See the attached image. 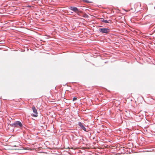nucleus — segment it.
<instances>
[{
    "label": "nucleus",
    "instance_id": "nucleus-16",
    "mask_svg": "<svg viewBox=\"0 0 155 155\" xmlns=\"http://www.w3.org/2000/svg\"><path fill=\"white\" fill-rule=\"evenodd\" d=\"M78 147H75L74 148H78Z\"/></svg>",
    "mask_w": 155,
    "mask_h": 155
},
{
    "label": "nucleus",
    "instance_id": "nucleus-12",
    "mask_svg": "<svg viewBox=\"0 0 155 155\" xmlns=\"http://www.w3.org/2000/svg\"><path fill=\"white\" fill-rule=\"evenodd\" d=\"M127 147L126 146H125V147H123L124 148H127V147Z\"/></svg>",
    "mask_w": 155,
    "mask_h": 155
},
{
    "label": "nucleus",
    "instance_id": "nucleus-6",
    "mask_svg": "<svg viewBox=\"0 0 155 155\" xmlns=\"http://www.w3.org/2000/svg\"><path fill=\"white\" fill-rule=\"evenodd\" d=\"M78 125L80 126V127H81V128H82V127H83V126H84L83 125V124L81 122H79L78 123Z\"/></svg>",
    "mask_w": 155,
    "mask_h": 155
},
{
    "label": "nucleus",
    "instance_id": "nucleus-8",
    "mask_svg": "<svg viewBox=\"0 0 155 155\" xmlns=\"http://www.w3.org/2000/svg\"><path fill=\"white\" fill-rule=\"evenodd\" d=\"M82 129L84 130L85 131H86V128H85L84 127V126H83V127H82Z\"/></svg>",
    "mask_w": 155,
    "mask_h": 155
},
{
    "label": "nucleus",
    "instance_id": "nucleus-4",
    "mask_svg": "<svg viewBox=\"0 0 155 155\" xmlns=\"http://www.w3.org/2000/svg\"><path fill=\"white\" fill-rule=\"evenodd\" d=\"M70 9L72 11L76 13H78L79 12V10L76 7H71L70 8Z\"/></svg>",
    "mask_w": 155,
    "mask_h": 155
},
{
    "label": "nucleus",
    "instance_id": "nucleus-14",
    "mask_svg": "<svg viewBox=\"0 0 155 155\" xmlns=\"http://www.w3.org/2000/svg\"><path fill=\"white\" fill-rule=\"evenodd\" d=\"M91 148H94V147H91Z\"/></svg>",
    "mask_w": 155,
    "mask_h": 155
},
{
    "label": "nucleus",
    "instance_id": "nucleus-9",
    "mask_svg": "<svg viewBox=\"0 0 155 155\" xmlns=\"http://www.w3.org/2000/svg\"><path fill=\"white\" fill-rule=\"evenodd\" d=\"M77 100V98L76 97H74L73 99V101H75Z\"/></svg>",
    "mask_w": 155,
    "mask_h": 155
},
{
    "label": "nucleus",
    "instance_id": "nucleus-15",
    "mask_svg": "<svg viewBox=\"0 0 155 155\" xmlns=\"http://www.w3.org/2000/svg\"><path fill=\"white\" fill-rule=\"evenodd\" d=\"M22 149H24V148H24V147H22Z\"/></svg>",
    "mask_w": 155,
    "mask_h": 155
},
{
    "label": "nucleus",
    "instance_id": "nucleus-10",
    "mask_svg": "<svg viewBox=\"0 0 155 155\" xmlns=\"http://www.w3.org/2000/svg\"><path fill=\"white\" fill-rule=\"evenodd\" d=\"M83 148L84 149H87V148H89V147H82L81 148Z\"/></svg>",
    "mask_w": 155,
    "mask_h": 155
},
{
    "label": "nucleus",
    "instance_id": "nucleus-11",
    "mask_svg": "<svg viewBox=\"0 0 155 155\" xmlns=\"http://www.w3.org/2000/svg\"><path fill=\"white\" fill-rule=\"evenodd\" d=\"M15 150H22V149L21 148V149L17 148V149H15Z\"/></svg>",
    "mask_w": 155,
    "mask_h": 155
},
{
    "label": "nucleus",
    "instance_id": "nucleus-7",
    "mask_svg": "<svg viewBox=\"0 0 155 155\" xmlns=\"http://www.w3.org/2000/svg\"><path fill=\"white\" fill-rule=\"evenodd\" d=\"M102 21L106 23H109V22L107 20H104V19H103V20H102Z\"/></svg>",
    "mask_w": 155,
    "mask_h": 155
},
{
    "label": "nucleus",
    "instance_id": "nucleus-2",
    "mask_svg": "<svg viewBox=\"0 0 155 155\" xmlns=\"http://www.w3.org/2000/svg\"><path fill=\"white\" fill-rule=\"evenodd\" d=\"M32 109L33 110L34 114H31V116L35 117H37L38 116V113L35 107H32Z\"/></svg>",
    "mask_w": 155,
    "mask_h": 155
},
{
    "label": "nucleus",
    "instance_id": "nucleus-13",
    "mask_svg": "<svg viewBox=\"0 0 155 155\" xmlns=\"http://www.w3.org/2000/svg\"><path fill=\"white\" fill-rule=\"evenodd\" d=\"M41 148L42 149H45V148H42V147H41Z\"/></svg>",
    "mask_w": 155,
    "mask_h": 155
},
{
    "label": "nucleus",
    "instance_id": "nucleus-1",
    "mask_svg": "<svg viewBox=\"0 0 155 155\" xmlns=\"http://www.w3.org/2000/svg\"><path fill=\"white\" fill-rule=\"evenodd\" d=\"M99 31L102 33H107L110 32V29L107 28H101L99 29Z\"/></svg>",
    "mask_w": 155,
    "mask_h": 155
},
{
    "label": "nucleus",
    "instance_id": "nucleus-3",
    "mask_svg": "<svg viewBox=\"0 0 155 155\" xmlns=\"http://www.w3.org/2000/svg\"><path fill=\"white\" fill-rule=\"evenodd\" d=\"M19 126L20 127H22V125L21 122L19 121H17L12 124V126L13 127H17Z\"/></svg>",
    "mask_w": 155,
    "mask_h": 155
},
{
    "label": "nucleus",
    "instance_id": "nucleus-5",
    "mask_svg": "<svg viewBox=\"0 0 155 155\" xmlns=\"http://www.w3.org/2000/svg\"><path fill=\"white\" fill-rule=\"evenodd\" d=\"M64 146V148H65V149H67V148L73 149V148L72 147H71V146H70V147H69L68 146Z\"/></svg>",
    "mask_w": 155,
    "mask_h": 155
}]
</instances>
